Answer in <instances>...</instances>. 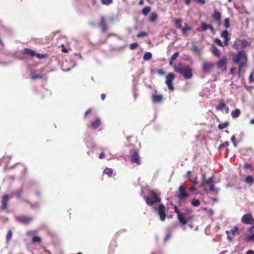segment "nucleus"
<instances>
[{"label":"nucleus","instance_id":"obj_1","mask_svg":"<svg viewBox=\"0 0 254 254\" xmlns=\"http://www.w3.org/2000/svg\"><path fill=\"white\" fill-rule=\"evenodd\" d=\"M174 69L176 73L182 74L185 79H190L192 76V69L188 65L180 63L175 64Z\"/></svg>","mask_w":254,"mask_h":254},{"label":"nucleus","instance_id":"obj_2","mask_svg":"<svg viewBox=\"0 0 254 254\" xmlns=\"http://www.w3.org/2000/svg\"><path fill=\"white\" fill-rule=\"evenodd\" d=\"M234 62L239 65L238 77L240 76L241 70L247 62V57L244 51H240L233 58Z\"/></svg>","mask_w":254,"mask_h":254},{"label":"nucleus","instance_id":"obj_3","mask_svg":"<svg viewBox=\"0 0 254 254\" xmlns=\"http://www.w3.org/2000/svg\"><path fill=\"white\" fill-rule=\"evenodd\" d=\"M144 198L145 200L146 203L150 206L153 205L160 201V197L153 190H152L150 192V194L148 197L145 195L144 196Z\"/></svg>","mask_w":254,"mask_h":254},{"label":"nucleus","instance_id":"obj_4","mask_svg":"<svg viewBox=\"0 0 254 254\" xmlns=\"http://www.w3.org/2000/svg\"><path fill=\"white\" fill-rule=\"evenodd\" d=\"M221 36L224 38V42L222 43L219 39L216 38L214 40L215 43L220 46H227L228 45V42L230 39L228 36V31L226 30L223 31L221 33Z\"/></svg>","mask_w":254,"mask_h":254},{"label":"nucleus","instance_id":"obj_5","mask_svg":"<svg viewBox=\"0 0 254 254\" xmlns=\"http://www.w3.org/2000/svg\"><path fill=\"white\" fill-rule=\"evenodd\" d=\"M178 197L179 201H182L186 197L190 195L189 191L186 190V187L184 185H181L179 188Z\"/></svg>","mask_w":254,"mask_h":254},{"label":"nucleus","instance_id":"obj_6","mask_svg":"<svg viewBox=\"0 0 254 254\" xmlns=\"http://www.w3.org/2000/svg\"><path fill=\"white\" fill-rule=\"evenodd\" d=\"M214 67L215 64L211 62L205 61L202 64V70L206 73H210Z\"/></svg>","mask_w":254,"mask_h":254},{"label":"nucleus","instance_id":"obj_7","mask_svg":"<svg viewBox=\"0 0 254 254\" xmlns=\"http://www.w3.org/2000/svg\"><path fill=\"white\" fill-rule=\"evenodd\" d=\"M175 78V75L172 72L169 73L166 77V80L165 81V83L170 90L172 91L174 89V87L172 85V82Z\"/></svg>","mask_w":254,"mask_h":254},{"label":"nucleus","instance_id":"obj_8","mask_svg":"<svg viewBox=\"0 0 254 254\" xmlns=\"http://www.w3.org/2000/svg\"><path fill=\"white\" fill-rule=\"evenodd\" d=\"M154 209L157 212L161 221H164L166 217L164 205L163 204H160L158 207H155Z\"/></svg>","mask_w":254,"mask_h":254},{"label":"nucleus","instance_id":"obj_9","mask_svg":"<svg viewBox=\"0 0 254 254\" xmlns=\"http://www.w3.org/2000/svg\"><path fill=\"white\" fill-rule=\"evenodd\" d=\"M174 209L175 212L177 214L178 218L180 223L182 225H186L188 222L187 219H188V218H186L185 216H183V214H181L178 208L176 205L174 206ZM184 215H185V214H184Z\"/></svg>","mask_w":254,"mask_h":254},{"label":"nucleus","instance_id":"obj_10","mask_svg":"<svg viewBox=\"0 0 254 254\" xmlns=\"http://www.w3.org/2000/svg\"><path fill=\"white\" fill-rule=\"evenodd\" d=\"M227 62V59L226 57H223L220 59L217 63V66L218 69H222V70L226 69V65Z\"/></svg>","mask_w":254,"mask_h":254},{"label":"nucleus","instance_id":"obj_11","mask_svg":"<svg viewBox=\"0 0 254 254\" xmlns=\"http://www.w3.org/2000/svg\"><path fill=\"white\" fill-rule=\"evenodd\" d=\"M242 222L246 224H250L254 221L252 215L250 214H246L242 217Z\"/></svg>","mask_w":254,"mask_h":254},{"label":"nucleus","instance_id":"obj_12","mask_svg":"<svg viewBox=\"0 0 254 254\" xmlns=\"http://www.w3.org/2000/svg\"><path fill=\"white\" fill-rule=\"evenodd\" d=\"M130 160L132 162H135L137 164L139 165L140 164V161L138 153L134 150H133L130 154Z\"/></svg>","mask_w":254,"mask_h":254},{"label":"nucleus","instance_id":"obj_13","mask_svg":"<svg viewBox=\"0 0 254 254\" xmlns=\"http://www.w3.org/2000/svg\"><path fill=\"white\" fill-rule=\"evenodd\" d=\"M24 52L26 54L30 55L31 56H36L39 59H42L45 57L44 55L37 54L34 51L29 49H25L24 50Z\"/></svg>","mask_w":254,"mask_h":254},{"label":"nucleus","instance_id":"obj_14","mask_svg":"<svg viewBox=\"0 0 254 254\" xmlns=\"http://www.w3.org/2000/svg\"><path fill=\"white\" fill-rule=\"evenodd\" d=\"M216 110L225 111V113L227 114L229 112V108L226 106L224 102H221L216 106Z\"/></svg>","mask_w":254,"mask_h":254},{"label":"nucleus","instance_id":"obj_15","mask_svg":"<svg viewBox=\"0 0 254 254\" xmlns=\"http://www.w3.org/2000/svg\"><path fill=\"white\" fill-rule=\"evenodd\" d=\"M203 183L202 184L201 186L202 187H204L205 185H211V184H214L213 183V179H214V176H212V177H210L208 179H206L205 178L204 175H203Z\"/></svg>","mask_w":254,"mask_h":254},{"label":"nucleus","instance_id":"obj_16","mask_svg":"<svg viewBox=\"0 0 254 254\" xmlns=\"http://www.w3.org/2000/svg\"><path fill=\"white\" fill-rule=\"evenodd\" d=\"M188 179L191 182L194 184V185L197 184L196 181V177L195 175L191 174L190 171H188L187 173Z\"/></svg>","mask_w":254,"mask_h":254},{"label":"nucleus","instance_id":"obj_17","mask_svg":"<svg viewBox=\"0 0 254 254\" xmlns=\"http://www.w3.org/2000/svg\"><path fill=\"white\" fill-rule=\"evenodd\" d=\"M16 219L20 222H21V223H24V224H27V223H29L32 220V219L30 217L24 216H21L17 217Z\"/></svg>","mask_w":254,"mask_h":254},{"label":"nucleus","instance_id":"obj_18","mask_svg":"<svg viewBox=\"0 0 254 254\" xmlns=\"http://www.w3.org/2000/svg\"><path fill=\"white\" fill-rule=\"evenodd\" d=\"M8 199V195H4L2 197V199L1 200L2 202V206L1 208L3 209H5L7 207V202Z\"/></svg>","mask_w":254,"mask_h":254},{"label":"nucleus","instance_id":"obj_19","mask_svg":"<svg viewBox=\"0 0 254 254\" xmlns=\"http://www.w3.org/2000/svg\"><path fill=\"white\" fill-rule=\"evenodd\" d=\"M101 120L97 118L96 120L91 123V127L92 128H96L101 125Z\"/></svg>","mask_w":254,"mask_h":254},{"label":"nucleus","instance_id":"obj_20","mask_svg":"<svg viewBox=\"0 0 254 254\" xmlns=\"http://www.w3.org/2000/svg\"><path fill=\"white\" fill-rule=\"evenodd\" d=\"M211 52L215 56L217 57H220L221 53L215 46H213L211 47Z\"/></svg>","mask_w":254,"mask_h":254},{"label":"nucleus","instance_id":"obj_21","mask_svg":"<svg viewBox=\"0 0 254 254\" xmlns=\"http://www.w3.org/2000/svg\"><path fill=\"white\" fill-rule=\"evenodd\" d=\"M100 26L102 29L103 32H105L107 30V26L105 22V19L104 17H102L101 22L100 23Z\"/></svg>","mask_w":254,"mask_h":254},{"label":"nucleus","instance_id":"obj_22","mask_svg":"<svg viewBox=\"0 0 254 254\" xmlns=\"http://www.w3.org/2000/svg\"><path fill=\"white\" fill-rule=\"evenodd\" d=\"M221 13L217 10H215L212 14L213 18L217 21H219L221 18Z\"/></svg>","mask_w":254,"mask_h":254},{"label":"nucleus","instance_id":"obj_23","mask_svg":"<svg viewBox=\"0 0 254 254\" xmlns=\"http://www.w3.org/2000/svg\"><path fill=\"white\" fill-rule=\"evenodd\" d=\"M244 181L246 183L251 185L254 182V178L252 176H248L245 178Z\"/></svg>","mask_w":254,"mask_h":254},{"label":"nucleus","instance_id":"obj_24","mask_svg":"<svg viewBox=\"0 0 254 254\" xmlns=\"http://www.w3.org/2000/svg\"><path fill=\"white\" fill-rule=\"evenodd\" d=\"M162 96L160 95H153L152 96V99L154 102H160L162 100Z\"/></svg>","mask_w":254,"mask_h":254},{"label":"nucleus","instance_id":"obj_25","mask_svg":"<svg viewBox=\"0 0 254 254\" xmlns=\"http://www.w3.org/2000/svg\"><path fill=\"white\" fill-rule=\"evenodd\" d=\"M158 17V14L155 12L151 13L149 17V21L151 22H154L156 21Z\"/></svg>","mask_w":254,"mask_h":254},{"label":"nucleus","instance_id":"obj_26","mask_svg":"<svg viewBox=\"0 0 254 254\" xmlns=\"http://www.w3.org/2000/svg\"><path fill=\"white\" fill-rule=\"evenodd\" d=\"M241 113V111L239 109H236L234 111L232 112L231 113V116L234 118H238Z\"/></svg>","mask_w":254,"mask_h":254},{"label":"nucleus","instance_id":"obj_27","mask_svg":"<svg viewBox=\"0 0 254 254\" xmlns=\"http://www.w3.org/2000/svg\"><path fill=\"white\" fill-rule=\"evenodd\" d=\"M186 26L183 28L182 29V34L184 36H187V35L186 34L187 31L190 30L192 29V27L191 26H187V24L185 23Z\"/></svg>","mask_w":254,"mask_h":254},{"label":"nucleus","instance_id":"obj_28","mask_svg":"<svg viewBox=\"0 0 254 254\" xmlns=\"http://www.w3.org/2000/svg\"><path fill=\"white\" fill-rule=\"evenodd\" d=\"M104 173L107 174L109 177H111L113 174V170L111 168H107L104 170Z\"/></svg>","mask_w":254,"mask_h":254},{"label":"nucleus","instance_id":"obj_29","mask_svg":"<svg viewBox=\"0 0 254 254\" xmlns=\"http://www.w3.org/2000/svg\"><path fill=\"white\" fill-rule=\"evenodd\" d=\"M152 58V54L150 52H146L144 54L143 59L145 61H148Z\"/></svg>","mask_w":254,"mask_h":254},{"label":"nucleus","instance_id":"obj_30","mask_svg":"<svg viewBox=\"0 0 254 254\" xmlns=\"http://www.w3.org/2000/svg\"><path fill=\"white\" fill-rule=\"evenodd\" d=\"M151 10V8L150 6H146L142 10V13L144 15H147L148 13L150 12Z\"/></svg>","mask_w":254,"mask_h":254},{"label":"nucleus","instance_id":"obj_31","mask_svg":"<svg viewBox=\"0 0 254 254\" xmlns=\"http://www.w3.org/2000/svg\"><path fill=\"white\" fill-rule=\"evenodd\" d=\"M209 186L210 187H209V191L214 192L215 193L218 192L219 190L215 187L214 184H211V185H210Z\"/></svg>","mask_w":254,"mask_h":254},{"label":"nucleus","instance_id":"obj_32","mask_svg":"<svg viewBox=\"0 0 254 254\" xmlns=\"http://www.w3.org/2000/svg\"><path fill=\"white\" fill-rule=\"evenodd\" d=\"M200 201L197 199H193L191 200V204L193 206L197 207L200 205Z\"/></svg>","mask_w":254,"mask_h":254},{"label":"nucleus","instance_id":"obj_33","mask_svg":"<svg viewBox=\"0 0 254 254\" xmlns=\"http://www.w3.org/2000/svg\"><path fill=\"white\" fill-rule=\"evenodd\" d=\"M228 125H229L228 122H226L224 123L220 124L218 125V128L220 129H222L228 126Z\"/></svg>","mask_w":254,"mask_h":254},{"label":"nucleus","instance_id":"obj_34","mask_svg":"<svg viewBox=\"0 0 254 254\" xmlns=\"http://www.w3.org/2000/svg\"><path fill=\"white\" fill-rule=\"evenodd\" d=\"M102 4L105 5H109L113 3V0H101Z\"/></svg>","mask_w":254,"mask_h":254},{"label":"nucleus","instance_id":"obj_35","mask_svg":"<svg viewBox=\"0 0 254 254\" xmlns=\"http://www.w3.org/2000/svg\"><path fill=\"white\" fill-rule=\"evenodd\" d=\"M21 192H22V190L19 189V190H17L16 191H15V192H13L11 194V196H16L17 197H19L20 196V195L21 194Z\"/></svg>","mask_w":254,"mask_h":254},{"label":"nucleus","instance_id":"obj_36","mask_svg":"<svg viewBox=\"0 0 254 254\" xmlns=\"http://www.w3.org/2000/svg\"><path fill=\"white\" fill-rule=\"evenodd\" d=\"M224 26L226 28H228L229 27H230V21H229V18H227L225 19Z\"/></svg>","mask_w":254,"mask_h":254},{"label":"nucleus","instance_id":"obj_37","mask_svg":"<svg viewBox=\"0 0 254 254\" xmlns=\"http://www.w3.org/2000/svg\"><path fill=\"white\" fill-rule=\"evenodd\" d=\"M43 76L41 74H36L35 73H32L31 75V78L33 79H35L37 78H42Z\"/></svg>","mask_w":254,"mask_h":254},{"label":"nucleus","instance_id":"obj_38","mask_svg":"<svg viewBox=\"0 0 254 254\" xmlns=\"http://www.w3.org/2000/svg\"><path fill=\"white\" fill-rule=\"evenodd\" d=\"M210 24H207L205 23L204 22H202L201 24V27L203 30L205 31L207 29H208V26H209Z\"/></svg>","mask_w":254,"mask_h":254},{"label":"nucleus","instance_id":"obj_39","mask_svg":"<svg viewBox=\"0 0 254 254\" xmlns=\"http://www.w3.org/2000/svg\"><path fill=\"white\" fill-rule=\"evenodd\" d=\"M191 50L194 51L196 53H199L200 50L198 48V47L196 45H193L191 48Z\"/></svg>","mask_w":254,"mask_h":254},{"label":"nucleus","instance_id":"obj_40","mask_svg":"<svg viewBox=\"0 0 254 254\" xmlns=\"http://www.w3.org/2000/svg\"><path fill=\"white\" fill-rule=\"evenodd\" d=\"M174 21L175 22V25L176 27L178 28L180 27L181 25V22H182V20L181 19H175L174 20Z\"/></svg>","mask_w":254,"mask_h":254},{"label":"nucleus","instance_id":"obj_41","mask_svg":"<svg viewBox=\"0 0 254 254\" xmlns=\"http://www.w3.org/2000/svg\"><path fill=\"white\" fill-rule=\"evenodd\" d=\"M147 35V33L145 32H142L140 33H139L137 35V38H142L146 36Z\"/></svg>","mask_w":254,"mask_h":254},{"label":"nucleus","instance_id":"obj_42","mask_svg":"<svg viewBox=\"0 0 254 254\" xmlns=\"http://www.w3.org/2000/svg\"><path fill=\"white\" fill-rule=\"evenodd\" d=\"M32 241L34 243L39 242L41 241V238H40V237H39L38 236H34L32 239Z\"/></svg>","mask_w":254,"mask_h":254},{"label":"nucleus","instance_id":"obj_43","mask_svg":"<svg viewBox=\"0 0 254 254\" xmlns=\"http://www.w3.org/2000/svg\"><path fill=\"white\" fill-rule=\"evenodd\" d=\"M138 46V44L136 42L133 43L130 45V49L131 50L135 49Z\"/></svg>","mask_w":254,"mask_h":254},{"label":"nucleus","instance_id":"obj_44","mask_svg":"<svg viewBox=\"0 0 254 254\" xmlns=\"http://www.w3.org/2000/svg\"><path fill=\"white\" fill-rule=\"evenodd\" d=\"M179 55V52H176L175 53H174L173 55V56L171 58V59L172 60V61H174V60H175L178 58Z\"/></svg>","mask_w":254,"mask_h":254},{"label":"nucleus","instance_id":"obj_45","mask_svg":"<svg viewBox=\"0 0 254 254\" xmlns=\"http://www.w3.org/2000/svg\"><path fill=\"white\" fill-rule=\"evenodd\" d=\"M238 70H237V69L235 67L232 68L230 70V72L232 74H236V75H237L238 76Z\"/></svg>","mask_w":254,"mask_h":254},{"label":"nucleus","instance_id":"obj_46","mask_svg":"<svg viewBox=\"0 0 254 254\" xmlns=\"http://www.w3.org/2000/svg\"><path fill=\"white\" fill-rule=\"evenodd\" d=\"M238 228L237 226H234L233 229H232L231 231V233L232 234V236H234L235 234L238 231Z\"/></svg>","mask_w":254,"mask_h":254},{"label":"nucleus","instance_id":"obj_47","mask_svg":"<svg viewBox=\"0 0 254 254\" xmlns=\"http://www.w3.org/2000/svg\"><path fill=\"white\" fill-rule=\"evenodd\" d=\"M12 237V232L11 231H9L7 235H6V240L7 241H9Z\"/></svg>","mask_w":254,"mask_h":254},{"label":"nucleus","instance_id":"obj_48","mask_svg":"<svg viewBox=\"0 0 254 254\" xmlns=\"http://www.w3.org/2000/svg\"><path fill=\"white\" fill-rule=\"evenodd\" d=\"M11 159V157L9 156H5L3 159L0 160V164L4 160L9 161Z\"/></svg>","mask_w":254,"mask_h":254},{"label":"nucleus","instance_id":"obj_49","mask_svg":"<svg viewBox=\"0 0 254 254\" xmlns=\"http://www.w3.org/2000/svg\"><path fill=\"white\" fill-rule=\"evenodd\" d=\"M157 72L159 74H160V75H164V74H165V72L164 70H162V69H157Z\"/></svg>","mask_w":254,"mask_h":254},{"label":"nucleus","instance_id":"obj_50","mask_svg":"<svg viewBox=\"0 0 254 254\" xmlns=\"http://www.w3.org/2000/svg\"><path fill=\"white\" fill-rule=\"evenodd\" d=\"M235 136H234V135H233V136L231 137V141H232V142H233V144L234 146L235 147H236V146H237V144H236V142H235Z\"/></svg>","mask_w":254,"mask_h":254},{"label":"nucleus","instance_id":"obj_51","mask_svg":"<svg viewBox=\"0 0 254 254\" xmlns=\"http://www.w3.org/2000/svg\"><path fill=\"white\" fill-rule=\"evenodd\" d=\"M196 190V188L194 186H193L190 189L189 192H190V193L191 192H192Z\"/></svg>","mask_w":254,"mask_h":254},{"label":"nucleus","instance_id":"obj_52","mask_svg":"<svg viewBox=\"0 0 254 254\" xmlns=\"http://www.w3.org/2000/svg\"><path fill=\"white\" fill-rule=\"evenodd\" d=\"M62 47V51L64 53H67L68 51L64 47V44H62L61 45Z\"/></svg>","mask_w":254,"mask_h":254},{"label":"nucleus","instance_id":"obj_53","mask_svg":"<svg viewBox=\"0 0 254 254\" xmlns=\"http://www.w3.org/2000/svg\"><path fill=\"white\" fill-rule=\"evenodd\" d=\"M196 2L200 3L201 4H204L205 1L204 0H194Z\"/></svg>","mask_w":254,"mask_h":254},{"label":"nucleus","instance_id":"obj_54","mask_svg":"<svg viewBox=\"0 0 254 254\" xmlns=\"http://www.w3.org/2000/svg\"><path fill=\"white\" fill-rule=\"evenodd\" d=\"M228 145H229V143L228 142H225L222 144H221L220 147H225L228 146Z\"/></svg>","mask_w":254,"mask_h":254},{"label":"nucleus","instance_id":"obj_55","mask_svg":"<svg viewBox=\"0 0 254 254\" xmlns=\"http://www.w3.org/2000/svg\"><path fill=\"white\" fill-rule=\"evenodd\" d=\"M105 153H104V152H102V153H100V154L99 155V158H100V159H101L104 158L105 157Z\"/></svg>","mask_w":254,"mask_h":254},{"label":"nucleus","instance_id":"obj_56","mask_svg":"<svg viewBox=\"0 0 254 254\" xmlns=\"http://www.w3.org/2000/svg\"><path fill=\"white\" fill-rule=\"evenodd\" d=\"M249 240L252 241L254 242V233L252 235V236L249 238Z\"/></svg>","mask_w":254,"mask_h":254},{"label":"nucleus","instance_id":"obj_57","mask_svg":"<svg viewBox=\"0 0 254 254\" xmlns=\"http://www.w3.org/2000/svg\"><path fill=\"white\" fill-rule=\"evenodd\" d=\"M208 29H210L212 33H214V30L213 26L211 25H209V26H208Z\"/></svg>","mask_w":254,"mask_h":254},{"label":"nucleus","instance_id":"obj_58","mask_svg":"<svg viewBox=\"0 0 254 254\" xmlns=\"http://www.w3.org/2000/svg\"><path fill=\"white\" fill-rule=\"evenodd\" d=\"M170 237H171V235L170 234H168L166 236V237L165 238L164 241H168L170 239Z\"/></svg>","mask_w":254,"mask_h":254},{"label":"nucleus","instance_id":"obj_59","mask_svg":"<svg viewBox=\"0 0 254 254\" xmlns=\"http://www.w3.org/2000/svg\"><path fill=\"white\" fill-rule=\"evenodd\" d=\"M227 239L228 240L229 242H231L233 239V237H231L230 235H228V236H227Z\"/></svg>","mask_w":254,"mask_h":254},{"label":"nucleus","instance_id":"obj_60","mask_svg":"<svg viewBox=\"0 0 254 254\" xmlns=\"http://www.w3.org/2000/svg\"><path fill=\"white\" fill-rule=\"evenodd\" d=\"M246 254H254V251L253 250H249Z\"/></svg>","mask_w":254,"mask_h":254},{"label":"nucleus","instance_id":"obj_61","mask_svg":"<svg viewBox=\"0 0 254 254\" xmlns=\"http://www.w3.org/2000/svg\"><path fill=\"white\" fill-rule=\"evenodd\" d=\"M187 213L188 214H190L192 212V210L191 208H187Z\"/></svg>","mask_w":254,"mask_h":254},{"label":"nucleus","instance_id":"obj_62","mask_svg":"<svg viewBox=\"0 0 254 254\" xmlns=\"http://www.w3.org/2000/svg\"><path fill=\"white\" fill-rule=\"evenodd\" d=\"M105 97H106V95L105 94H101V98L103 100H104L105 99Z\"/></svg>","mask_w":254,"mask_h":254},{"label":"nucleus","instance_id":"obj_63","mask_svg":"<svg viewBox=\"0 0 254 254\" xmlns=\"http://www.w3.org/2000/svg\"><path fill=\"white\" fill-rule=\"evenodd\" d=\"M91 110L90 109H89L88 110H87L85 113V117L87 115V114L90 112Z\"/></svg>","mask_w":254,"mask_h":254},{"label":"nucleus","instance_id":"obj_64","mask_svg":"<svg viewBox=\"0 0 254 254\" xmlns=\"http://www.w3.org/2000/svg\"><path fill=\"white\" fill-rule=\"evenodd\" d=\"M190 0H185V3H186L187 4H190Z\"/></svg>","mask_w":254,"mask_h":254}]
</instances>
